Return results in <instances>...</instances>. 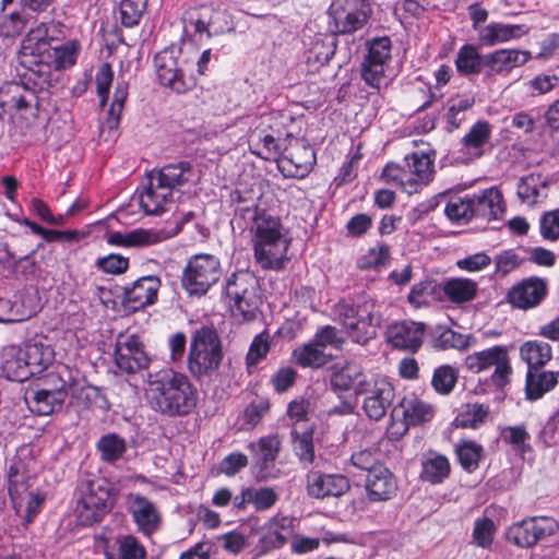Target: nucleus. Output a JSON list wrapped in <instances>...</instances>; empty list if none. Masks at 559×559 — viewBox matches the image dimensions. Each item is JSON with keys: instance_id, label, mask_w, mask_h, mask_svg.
Wrapping results in <instances>:
<instances>
[{"instance_id": "nucleus-1", "label": "nucleus", "mask_w": 559, "mask_h": 559, "mask_svg": "<svg viewBox=\"0 0 559 559\" xmlns=\"http://www.w3.org/2000/svg\"><path fill=\"white\" fill-rule=\"evenodd\" d=\"M237 224L250 231L254 258L262 269H284L289 241L283 235L278 216L264 207L246 205L237 212Z\"/></svg>"}, {"instance_id": "nucleus-2", "label": "nucleus", "mask_w": 559, "mask_h": 559, "mask_svg": "<svg viewBox=\"0 0 559 559\" xmlns=\"http://www.w3.org/2000/svg\"><path fill=\"white\" fill-rule=\"evenodd\" d=\"M147 396L151 407L166 417H183L193 412L198 390L187 374L164 368L147 373Z\"/></svg>"}, {"instance_id": "nucleus-3", "label": "nucleus", "mask_w": 559, "mask_h": 559, "mask_svg": "<svg viewBox=\"0 0 559 559\" xmlns=\"http://www.w3.org/2000/svg\"><path fill=\"white\" fill-rule=\"evenodd\" d=\"M377 307L376 299L366 293H359L335 304L334 314L353 342L366 345L377 336V328L381 324V314Z\"/></svg>"}, {"instance_id": "nucleus-4", "label": "nucleus", "mask_w": 559, "mask_h": 559, "mask_svg": "<svg viewBox=\"0 0 559 559\" xmlns=\"http://www.w3.org/2000/svg\"><path fill=\"white\" fill-rule=\"evenodd\" d=\"M224 358L222 338L213 324L197 328L192 335L187 356V369L191 377L201 382L211 380L219 370Z\"/></svg>"}, {"instance_id": "nucleus-5", "label": "nucleus", "mask_w": 559, "mask_h": 559, "mask_svg": "<svg viewBox=\"0 0 559 559\" xmlns=\"http://www.w3.org/2000/svg\"><path fill=\"white\" fill-rule=\"evenodd\" d=\"M46 37L44 27H34L22 41V62L28 64V71L20 83L27 87V91H32L34 96L51 86L52 67L49 63V45Z\"/></svg>"}, {"instance_id": "nucleus-6", "label": "nucleus", "mask_w": 559, "mask_h": 559, "mask_svg": "<svg viewBox=\"0 0 559 559\" xmlns=\"http://www.w3.org/2000/svg\"><path fill=\"white\" fill-rule=\"evenodd\" d=\"M112 490L111 484L104 477L79 481L75 511L81 525L91 526L103 520L114 506Z\"/></svg>"}, {"instance_id": "nucleus-7", "label": "nucleus", "mask_w": 559, "mask_h": 559, "mask_svg": "<svg viewBox=\"0 0 559 559\" xmlns=\"http://www.w3.org/2000/svg\"><path fill=\"white\" fill-rule=\"evenodd\" d=\"M222 275L219 260L212 254L193 255L183 269L181 285L191 296H202Z\"/></svg>"}, {"instance_id": "nucleus-8", "label": "nucleus", "mask_w": 559, "mask_h": 559, "mask_svg": "<svg viewBox=\"0 0 559 559\" xmlns=\"http://www.w3.org/2000/svg\"><path fill=\"white\" fill-rule=\"evenodd\" d=\"M258 289V280L249 271L236 272L227 280L225 295L229 301H233L234 309L243 320L249 321L255 318L260 304Z\"/></svg>"}, {"instance_id": "nucleus-9", "label": "nucleus", "mask_w": 559, "mask_h": 559, "mask_svg": "<svg viewBox=\"0 0 559 559\" xmlns=\"http://www.w3.org/2000/svg\"><path fill=\"white\" fill-rule=\"evenodd\" d=\"M329 13L333 34L346 35L362 29L370 20L372 9L369 0H335Z\"/></svg>"}, {"instance_id": "nucleus-10", "label": "nucleus", "mask_w": 559, "mask_h": 559, "mask_svg": "<svg viewBox=\"0 0 559 559\" xmlns=\"http://www.w3.org/2000/svg\"><path fill=\"white\" fill-rule=\"evenodd\" d=\"M367 53L361 63V78L378 92L388 86L385 67L392 57V40L389 36L374 37L366 41Z\"/></svg>"}, {"instance_id": "nucleus-11", "label": "nucleus", "mask_w": 559, "mask_h": 559, "mask_svg": "<svg viewBox=\"0 0 559 559\" xmlns=\"http://www.w3.org/2000/svg\"><path fill=\"white\" fill-rule=\"evenodd\" d=\"M465 366L474 373H479L490 367H495V371L490 376V382L498 389H502L509 383V378L512 372L508 348L506 346H492L469 354L465 358Z\"/></svg>"}, {"instance_id": "nucleus-12", "label": "nucleus", "mask_w": 559, "mask_h": 559, "mask_svg": "<svg viewBox=\"0 0 559 559\" xmlns=\"http://www.w3.org/2000/svg\"><path fill=\"white\" fill-rule=\"evenodd\" d=\"M558 530L559 523L551 516H531L510 526L507 539L518 547L530 548L556 534Z\"/></svg>"}, {"instance_id": "nucleus-13", "label": "nucleus", "mask_w": 559, "mask_h": 559, "mask_svg": "<svg viewBox=\"0 0 559 559\" xmlns=\"http://www.w3.org/2000/svg\"><path fill=\"white\" fill-rule=\"evenodd\" d=\"M56 370L49 372L44 379V386L37 390H29L25 393V403L31 412L39 416H48L62 409L68 391L59 379H50Z\"/></svg>"}, {"instance_id": "nucleus-14", "label": "nucleus", "mask_w": 559, "mask_h": 559, "mask_svg": "<svg viewBox=\"0 0 559 559\" xmlns=\"http://www.w3.org/2000/svg\"><path fill=\"white\" fill-rule=\"evenodd\" d=\"M115 362L121 372L133 374L146 369L151 358L138 335L120 333L115 344Z\"/></svg>"}, {"instance_id": "nucleus-15", "label": "nucleus", "mask_w": 559, "mask_h": 559, "mask_svg": "<svg viewBox=\"0 0 559 559\" xmlns=\"http://www.w3.org/2000/svg\"><path fill=\"white\" fill-rule=\"evenodd\" d=\"M180 52L179 48L170 46L159 51L154 58L159 83L177 94H183L194 85L191 80L185 79L182 69L179 67Z\"/></svg>"}, {"instance_id": "nucleus-16", "label": "nucleus", "mask_w": 559, "mask_h": 559, "mask_svg": "<svg viewBox=\"0 0 559 559\" xmlns=\"http://www.w3.org/2000/svg\"><path fill=\"white\" fill-rule=\"evenodd\" d=\"M365 395L362 409L373 420L382 419L391 407L395 392L393 384L386 378L369 379L367 385L360 390Z\"/></svg>"}, {"instance_id": "nucleus-17", "label": "nucleus", "mask_w": 559, "mask_h": 559, "mask_svg": "<svg viewBox=\"0 0 559 559\" xmlns=\"http://www.w3.org/2000/svg\"><path fill=\"white\" fill-rule=\"evenodd\" d=\"M281 440L276 435L261 437L257 442H250L248 449L253 454V468L258 480H269L278 477L280 471L274 462L281 451Z\"/></svg>"}, {"instance_id": "nucleus-18", "label": "nucleus", "mask_w": 559, "mask_h": 559, "mask_svg": "<svg viewBox=\"0 0 559 559\" xmlns=\"http://www.w3.org/2000/svg\"><path fill=\"white\" fill-rule=\"evenodd\" d=\"M162 281L156 275H145L122 287V306L132 312L142 310L157 301Z\"/></svg>"}, {"instance_id": "nucleus-19", "label": "nucleus", "mask_w": 559, "mask_h": 559, "mask_svg": "<svg viewBox=\"0 0 559 559\" xmlns=\"http://www.w3.org/2000/svg\"><path fill=\"white\" fill-rule=\"evenodd\" d=\"M175 200V194L150 171L147 183L139 193V204L142 211L146 215H162L171 210Z\"/></svg>"}, {"instance_id": "nucleus-20", "label": "nucleus", "mask_w": 559, "mask_h": 559, "mask_svg": "<svg viewBox=\"0 0 559 559\" xmlns=\"http://www.w3.org/2000/svg\"><path fill=\"white\" fill-rule=\"evenodd\" d=\"M50 379H59L66 385L68 395L71 394L83 407H90L100 396L98 389L87 384L85 376L76 368L58 366Z\"/></svg>"}, {"instance_id": "nucleus-21", "label": "nucleus", "mask_w": 559, "mask_h": 559, "mask_svg": "<svg viewBox=\"0 0 559 559\" xmlns=\"http://www.w3.org/2000/svg\"><path fill=\"white\" fill-rule=\"evenodd\" d=\"M40 309L39 298L33 289L21 292L13 298H0V322H21L31 319Z\"/></svg>"}, {"instance_id": "nucleus-22", "label": "nucleus", "mask_w": 559, "mask_h": 559, "mask_svg": "<svg viewBox=\"0 0 559 559\" xmlns=\"http://www.w3.org/2000/svg\"><path fill=\"white\" fill-rule=\"evenodd\" d=\"M277 164L286 177L304 178L316 164V153L309 144L296 141L288 153L280 156Z\"/></svg>"}, {"instance_id": "nucleus-23", "label": "nucleus", "mask_w": 559, "mask_h": 559, "mask_svg": "<svg viewBox=\"0 0 559 559\" xmlns=\"http://www.w3.org/2000/svg\"><path fill=\"white\" fill-rule=\"evenodd\" d=\"M424 335V323L407 320L390 324L385 332L386 342L392 347L412 353L421 347Z\"/></svg>"}, {"instance_id": "nucleus-24", "label": "nucleus", "mask_w": 559, "mask_h": 559, "mask_svg": "<svg viewBox=\"0 0 559 559\" xmlns=\"http://www.w3.org/2000/svg\"><path fill=\"white\" fill-rule=\"evenodd\" d=\"M127 502L128 511L140 532L150 536L159 528L162 516L154 502L140 493L133 492L127 496Z\"/></svg>"}, {"instance_id": "nucleus-25", "label": "nucleus", "mask_w": 559, "mask_h": 559, "mask_svg": "<svg viewBox=\"0 0 559 559\" xmlns=\"http://www.w3.org/2000/svg\"><path fill=\"white\" fill-rule=\"evenodd\" d=\"M307 492L316 499L340 497L350 488L348 479L341 474H324L309 471L306 475Z\"/></svg>"}, {"instance_id": "nucleus-26", "label": "nucleus", "mask_w": 559, "mask_h": 559, "mask_svg": "<svg viewBox=\"0 0 559 559\" xmlns=\"http://www.w3.org/2000/svg\"><path fill=\"white\" fill-rule=\"evenodd\" d=\"M368 381L364 368L354 361H347L343 366L335 365L330 376V384L334 392L354 390L356 396L360 395V390Z\"/></svg>"}, {"instance_id": "nucleus-27", "label": "nucleus", "mask_w": 559, "mask_h": 559, "mask_svg": "<svg viewBox=\"0 0 559 559\" xmlns=\"http://www.w3.org/2000/svg\"><path fill=\"white\" fill-rule=\"evenodd\" d=\"M151 173L174 194L185 186L194 185L199 179L194 167L187 160L169 163L160 168L152 169Z\"/></svg>"}, {"instance_id": "nucleus-28", "label": "nucleus", "mask_w": 559, "mask_h": 559, "mask_svg": "<svg viewBox=\"0 0 559 559\" xmlns=\"http://www.w3.org/2000/svg\"><path fill=\"white\" fill-rule=\"evenodd\" d=\"M532 58L527 50L498 49L485 55V76L492 78L509 73L512 69L525 64Z\"/></svg>"}, {"instance_id": "nucleus-29", "label": "nucleus", "mask_w": 559, "mask_h": 559, "mask_svg": "<svg viewBox=\"0 0 559 559\" xmlns=\"http://www.w3.org/2000/svg\"><path fill=\"white\" fill-rule=\"evenodd\" d=\"M34 102L37 96L20 82L5 83L0 87V119L7 114L28 109Z\"/></svg>"}, {"instance_id": "nucleus-30", "label": "nucleus", "mask_w": 559, "mask_h": 559, "mask_svg": "<svg viewBox=\"0 0 559 559\" xmlns=\"http://www.w3.org/2000/svg\"><path fill=\"white\" fill-rule=\"evenodd\" d=\"M225 17V12L214 9L210 5H202L189 12L188 22L194 28L197 34H206L207 38L223 34L226 25H218V22Z\"/></svg>"}, {"instance_id": "nucleus-31", "label": "nucleus", "mask_w": 559, "mask_h": 559, "mask_svg": "<svg viewBox=\"0 0 559 559\" xmlns=\"http://www.w3.org/2000/svg\"><path fill=\"white\" fill-rule=\"evenodd\" d=\"M400 412L406 427L423 425L430 421L435 415L433 407L415 395L405 396L393 408L392 416H397Z\"/></svg>"}, {"instance_id": "nucleus-32", "label": "nucleus", "mask_w": 559, "mask_h": 559, "mask_svg": "<svg viewBox=\"0 0 559 559\" xmlns=\"http://www.w3.org/2000/svg\"><path fill=\"white\" fill-rule=\"evenodd\" d=\"M546 294V285L539 278H530L514 286L508 295L509 301L516 308L527 309L538 305Z\"/></svg>"}, {"instance_id": "nucleus-33", "label": "nucleus", "mask_w": 559, "mask_h": 559, "mask_svg": "<svg viewBox=\"0 0 559 559\" xmlns=\"http://www.w3.org/2000/svg\"><path fill=\"white\" fill-rule=\"evenodd\" d=\"M472 197L474 218L491 221L503 213V200L501 192L496 188L485 189Z\"/></svg>"}, {"instance_id": "nucleus-34", "label": "nucleus", "mask_w": 559, "mask_h": 559, "mask_svg": "<svg viewBox=\"0 0 559 559\" xmlns=\"http://www.w3.org/2000/svg\"><path fill=\"white\" fill-rule=\"evenodd\" d=\"M526 33L524 25L492 22L479 29L478 40L485 47H492L521 38Z\"/></svg>"}, {"instance_id": "nucleus-35", "label": "nucleus", "mask_w": 559, "mask_h": 559, "mask_svg": "<svg viewBox=\"0 0 559 559\" xmlns=\"http://www.w3.org/2000/svg\"><path fill=\"white\" fill-rule=\"evenodd\" d=\"M366 489L370 500L383 501L395 493L397 485L393 474L385 466H378L367 475Z\"/></svg>"}, {"instance_id": "nucleus-36", "label": "nucleus", "mask_w": 559, "mask_h": 559, "mask_svg": "<svg viewBox=\"0 0 559 559\" xmlns=\"http://www.w3.org/2000/svg\"><path fill=\"white\" fill-rule=\"evenodd\" d=\"M166 238L167 234L164 230L139 228L126 234L119 231L110 233L107 237V242L122 247H143L162 242Z\"/></svg>"}, {"instance_id": "nucleus-37", "label": "nucleus", "mask_w": 559, "mask_h": 559, "mask_svg": "<svg viewBox=\"0 0 559 559\" xmlns=\"http://www.w3.org/2000/svg\"><path fill=\"white\" fill-rule=\"evenodd\" d=\"M37 27H44L47 33V44L49 45V63L55 70L72 67L76 62L79 45L75 41H68L61 46L52 47L51 31L56 29L53 24L40 23Z\"/></svg>"}, {"instance_id": "nucleus-38", "label": "nucleus", "mask_w": 559, "mask_h": 559, "mask_svg": "<svg viewBox=\"0 0 559 559\" xmlns=\"http://www.w3.org/2000/svg\"><path fill=\"white\" fill-rule=\"evenodd\" d=\"M32 377L44 371L53 360V350L41 340H29L21 346Z\"/></svg>"}, {"instance_id": "nucleus-39", "label": "nucleus", "mask_w": 559, "mask_h": 559, "mask_svg": "<svg viewBox=\"0 0 559 559\" xmlns=\"http://www.w3.org/2000/svg\"><path fill=\"white\" fill-rule=\"evenodd\" d=\"M559 372L547 371L544 368L527 369L525 393L526 399L536 401L552 390L558 383Z\"/></svg>"}, {"instance_id": "nucleus-40", "label": "nucleus", "mask_w": 559, "mask_h": 559, "mask_svg": "<svg viewBox=\"0 0 559 559\" xmlns=\"http://www.w3.org/2000/svg\"><path fill=\"white\" fill-rule=\"evenodd\" d=\"M485 55L473 44L463 45L455 58V68L462 76L485 75Z\"/></svg>"}, {"instance_id": "nucleus-41", "label": "nucleus", "mask_w": 559, "mask_h": 559, "mask_svg": "<svg viewBox=\"0 0 559 559\" xmlns=\"http://www.w3.org/2000/svg\"><path fill=\"white\" fill-rule=\"evenodd\" d=\"M305 45L307 62L313 66L329 63L336 50L335 38L323 34H317L309 43L305 41Z\"/></svg>"}, {"instance_id": "nucleus-42", "label": "nucleus", "mask_w": 559, "mask_h": 559, "mask_svg": "<svg viewBox=\"0 0 559 559\" xmlns=\"http://www.w3.org/2000/svg\"><path fill=\"white\" fill-rule=\"evenodd\" d=\"M451 472V465L445 455L429 452L421 462L420 478L432 485L443 483Z\"/></svg>"}, {"instance_id": "nucleus-43", "label": "nucleus", "mask_w": 559, "mask_h": 559, "mask_svg": "<svg viewBox=\"0 0 559 559\" xmlns=\"http://www.w3.org/2000/svg\"><path fill=\"white\" fill-rule=\"evenodd\" d=\"M292 357L295 364L302 368H321L331 359V355H328L313 340L295 348Z\"/></svg>"}, {"instance_id": "nucleus-44", "label": "nucleus", "mask_w": 559, "mask_h": 559, "mask_svg": "<svg viewBox=\"0 0 559 559\" xmlns=\"http://www.w3.org/2000/svg\"><path fill=\"white\" fill-rule=\"evenodd\" d=\"M290 436L294 454L298 457L302 467H308L314 462L316 457L313 429L306 428L302 431L293 429Z\"/></svg>"}, {"instance_id": "nucleus-45", "label": "nucleus", "mask_w": 559, "mask_h": 559, "mask_svg": "<svg viewBox=\"0 0 559 559\" xmlns=\"http://www.w3.org/2000/svg\"><path fill=\"white\" fill-rule=\"evenodd\" d=\"M2 370L7 378L12 381L23 382L32 377V371L28 370L26 359L23 357L21 347H11L2 364Z\"/></svg>"}, {"instance_id": "nucleus-46", "label": "nucleus", "mask_w": 559, "mask_h": 559, "mask_svg": "<svg viewBox=\"0 0 559 559\" xmlns=\"http://www.w3.org/2000/svg\"><path fill=\"white\" fill-rule=\"evenodd\" d=\"M520 354L527 369L543 368L552 356L551 346L540 341H528L521 346Z\"/></svg>"}, {"instance_id": "nucleus-47", "label": "nucleus", "mask_w": 559, "mask_h": 559, "mask_svg": "<svg viewBox=\"0 0 559 559\" xmlns=\"http://www.w3.org/2000/svg\"><path fill=\"white\" fill-rule=\"evenodd\" d=\"M29 479L25 463L21 459L12 460L8 471V491L13 501L28 489Z\"/></svg>"}, {"instance_id": "nucleus-48", "label": "nucleus", "mask_w": 559, "mask_h": 559, "mask_svg": "<svg viewBox=\"0 0 559 559\" xmlns=\"http://www.w3.org/2000/svg\"><path fill=\"white\" fill-rule=\"evenodd\" d=\"M455 453L462 468L467 473H473L479 466L484 448L475 441L463 440L456 445Z\"/></svg>"}, {"instance_id": "nucleus-49", "label": "nucleus", "mask_w": 559, "mask_h": 559, "mask_svg": "<svg viewBox=\"0 0 559 559\" xmlns=\"http://www.w3.org/2000/svg\"><path fill=\"white\" fill-rule=\"evenodd\" d=\"M488 415V406L477 403H467L455 417L454 425L461 428L476 429L486 421Z\"/></svg>"}, {"instance_id": "nucleus-50", "label": "nucleus", "mask_w": 559, "mask_h": 559, "mask_svg": "<svg viewBox=\"0 0 559 559\" xmlns=\"http://www.w3.org/2000/svg\"><path fill=\"white\" fill-rule=\"evenodd\" d=\"M433 346L439 349H466L469 346L467 336L450 328L437 325L432 331Z\"/></svg>"}, {"instance_id": "nucleus-51", "label": "nucleus", "mask_w": 559, "mask_h": 559, "mask_svg": "<svg viewBox=\"0 0 559 559\" xmlns=\"http://www.w3.org/2000/svg\"><path fill=\"white\" fill-rule=\"evenodd\" d=\"M96 448L104 462L112 463L122 457L127 451V443L126 440L117 433H107L100 437Z\"/></svg>"}, {"instance_id": "nucleus-52", "label": "nucleus", "mask_w": 559, "mask_h": 559, "mask_svg": "<svg viewBox=\"0 0 559 559\" xmlns=\"http://www.w3.org/2000/svg\"><path fill=\"white\" fill-rule=\"evenodd\" d=\"M477 290V285L468 278H451L443 287L447 297L455 302H464L472 300Z\"/></svg>"}, {"instance_id": "nucleus-53", "label": "nucleus", "mask_w": 559, "mask_h": 559, "mask_svg": "<svg viewBox=\"0 0 559 559\" xmlns=\"http://www.w3.org/2000/svg\"><path fill=\"white\" fill-rule=\"evenodd\" d=\"M409 174L415 175L423 183H429L433 174V160L424 152H414L405 157Z\"/></svg>"}, {"instance_id": "nucleus-54", "label": "nucleus", "mask_w": 559, "mask_h": 559, "mask_svg": "<svg viewBox=\"0 0 559 559\" xmlns=\"http://www.w3.org/2000/svg\"><path fill=\"white\" fill-rule=\"evenodd\" d=\"M496 531V524L490 518L483 516L476 519L474 522L471 544L483 549H490Z\"/></svg>"}, {"instance_id": "nucleus-55", "label": "nucleus", "mask_w": 559, "mask_h": 559, "mask_svg": "<svg viewBox=\"0 0 559 559\" xmlns=\"http://www.w3.org/2000/svg\"><path fill=\"white\" fill-rule=\"evenodd\" d=\"M459 379V371L450 365H442L435 369L431 385L433 390L442 395L450 394Z\"/></svg>"}, {"instance_id": "nucleus-56", "label": "nucleus", "mask_w": 559, "mask_h": 559, "mask_svg": "<svg viewBox=\"0 0 559 559\" xmlns=\"http://www.w3.org/2000/svg\"><path fill=\"white\" fill-rule=\"evenodd\" d=\"M546 186L540 175L531 174L520 179L516 193L522 202L535 204L540 198L539 188H546Z\"/></svg>"}, {"instance_id": "nucleus-57", "label": "nucleus", "mask_w": 559, "mask_h": 559, "mask_svg": "<svg viewBox=\"0 0 559 559\" xmlns=\"http://www.w3.org/2000/svg\"><path fill=\"white\" fill-rule=\"evenodd\" d=\"M448 218L459 224H466L474 218L472 197L453 198L444 210Z\"/></svg>"}, {"instance_id": "nucleus-58", "label": "nucleus", "mask_w": 559, "mask_h": 559, "mask_svg": "<svg viewBox=\"0 0 559 559\" xmlns=\"http://www.w3.org/2000/svg\"><path fill=\"white\" fill-rule=\"evenodd\" d=\"M389 258V246L381 243L377 247L370 248L366 254L360 257L357 261V266L360 270H378L388 263Z\"/></svg>"}, {"instance_id": "nucleus-59", "label": "nucleus", "mask_w": 559, "mask_h": 559, "mask_svg": "<svg viewBox=\"0 0 559 559\" xmlns=\"http://www.w3.org/2000/svg\"><path fill=\"white\" fill-rule=\"evenodd\" d=\"M249 493L257 512L272 509L278 500L277 492L271 487H249Z\"/></svg>"}, {"instance_id": "nucleus-60", "label": "nucleus", "mask_w": 559, "mask_h": 559, "mask_svg": "<svg viewBox=\"0 0 559 559\" xmlns=\"http://www.w3.org/2000/svg\"><path fill=\"white\" fill-rule=\"evenodd\" d=\"M95 266L104 273L119 275L128 270L129 259L121 254L110 253L99 257L95 261Z\"/></svg>"}, {"instance_id": "nucleus-61", "label": "nucleus", "mask_w": 559, "mask_h": 559, "mask_svg": "<svg viewBox=\"0 0 559 559\" xmlns=\"http://www.w3.org/2000/svg\"><path fill=\"white\" fill-rule=\"evenodd\" d=\"M490 133L489 123L487 121H478L471 128L462 142L466 147L479 148L489 140Z\"/></svg>"}, {"instance_id": "nucleus-62", "label": "nucleus", "mask_w": 559, "mask_h": 559, "mask_svg": "<svg viewBox=\"0 0 559 559\" xmlns=\"http://www.w3.org/2000/svg\"><path fill=\"white\" fill-rule=\"evenodd\" d=\"M120 559H145L144 546L133 536H123L119 542Z\"/></svg>"}, {"instance_id": "nucleus-63", "label": "nucleus", "mask_w": 559, "mask_h": 559, "mask_svg": "<svg viewBox=\"0 0 559 559\" xmlns=\"http://www.w3.org/2000/svg\"><path fill=\"white\" fill-rule=\"evenodd\" d=\"M538 438L546 447L559 443V408L550 415L539 431Z\"/></svg>"}, {"instance_id": "nucleus-64", "label": "nucleus", "mask_w": 559, "mask_h": 559, "mask_svg": "<svg viewBox=\"0 0 559 559\" xmlns=\"http://www.w3.org/2000/svg\"><path fill=\"white\" fill-rule=\"evenodd\" d=\"M539 228L545 239H559V209L544 213L539 221Z\"/></svg>"}]
</instances>
